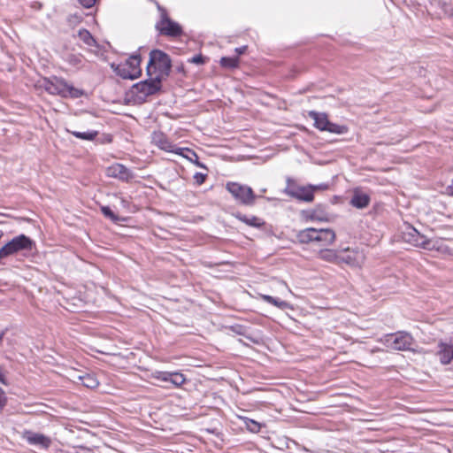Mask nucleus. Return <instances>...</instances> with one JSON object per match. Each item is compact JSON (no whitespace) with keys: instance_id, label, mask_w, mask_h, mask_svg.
<instances>
[{"instance_id":"f257e3e1","label":"nucleus","mask_w":453,"mask_h":453,"mask_svg":"<svg viewBox=\"0 0 453 453\" xmlns=\"http://www.w3.org/2000/svg\"><path fill=\"white\" fill-rule=\"evenodd\" d=\"M172 61L170 57L160 50H153L150 53V59L147 65V75L155 73L156 78L160 81L167 77L171 72Z\"/></svg>"},{"instance_id":"f03ea898","label":"nucleus","mask_w":453,"mask_h":453,"mask_svg":"<svg viewBox=\"0 0 453 453\" xmlns=\"http://www.w3.org/2000/svg\"><path fill=\"white\" fill-rule=\"evenodd\" d=\"M335 233L330 228H306L300 231L297 238L302 243L316 242L319 246H328L335 241Z\"/></svg>"},{"instance_id":"7ed1b4c3","label":"nucleus","mask_w":453,"mask_h":453,"mask_svg":"<svg viewBox=\"0 0 453 453\" xmlns=\"http://www.w3.org/2000/svg\"><path fill=\"white\" fill-rule=\"evenodd\" d=\"M42 86L48 93L63 97L79 98L83 95L81 89L70 85L64 79L55 76L44 79Z\"/></svg>"},{"instance_id":"20e7f679","label":"nucleus","mask_w":453,"mask_h":453,"mask_svg":"<svg viewBox=\"0 0 453 453\" xmlns=\"http://www.w3.org/2000/svg\"><path fill=\"white\" fill-rule=\"evenodd\" d=\"M141 61L142 59L139 54H133L124 63L111 64V67L114 73L121 78L134 80L142 73L140 67Z\"/></svg>"},{"instance_id":"39448f33","label":"nucleus","mask_w":453,"mask_h":453,"mask_svg":"<svg viewBox=\"0 0 453 453\" xmlns=\"http://www.w3.org/2000/svg\"><path fill=\"white\" fill-rule=\"evenodd\" d=\"M34 245L33 240L23 234L12 238L0 249V265L4 258L23 251H31Z\"/></svg>"},{"instance_id":"423d86ee","label":"nucleus","mask_w":453,"mask_h":453,"mask_svg":"<svg viewBox=\"0 0 453 453\" xmlns=\"http://www.w3.org/2000/svg\"><path fill=\"white\" fill-rule=\"evenodd\" d=\"M381 342L394 350H411L414 344V339L411 334L403 331L389 334L381 339Z\"/></svg>"},{"instance_id":"0eeeda50","label":"nucleus","mask_w":453,"mask_h":453,"mask_svg":"<svg viewBox=\"0 0 453 453\" xmlns=\"http://www.w3.org/2000/svg\"><path fill=\"white\" fill-rule=\"evenodd\" d=\"M226 188L239 203L246 206H252L255 203L257 196L250 187L238 182H228Z\"/></svg>"},{"instance_id":"6e6552de","label":"nucleus","mask_w":453,"mask_h":453,"mask_svg":"<svg viewBox=\"0 0 453 453\" xmlns=\"http://www.w3.org/2000/svg\"><path fill=\"white\" fill-rule=\"evenodd\" d=\"M308 116L314 120V127L320 131H327L337 134H342L348 131L346 126L330 122L327 114L325 112L310 111Z\"/></svg>"},{"instance_id":"1a4fd4ad","label":"nucleus","mask_w":453,"mask_h":453,"mask_svg":"<svg viewBox=\"0 0 453 453\" xmlns=\"http://www.w3.org/2000/svg\"><path fill=\"white\" fill-rule=\"evenodd\" d=\"M403 239L405 242L411 243L416 247H421L425 250H431L435 249V244L431 240L421 234L411 225H408L403 232Z\"/></svg>"},{"instance_id":"9d476101","label":"nucleus","mask_w":453,"mask_h":453,"mask_svg":"<svg viewBox=\"0 0 453 453\" xmlns=\"http://www.w3.org/2000/svg\"><path fill=\"white\" fill-rule=\"evenodd\" d=\"M156 28L163 35L177 37L182 35L181 27L175 21L172 20L162 10L161 19L157 23Z\"/></svg>"},{"instance_id":"9b49d317","label":"nucleus","mask_w":453,"mask_h":453,"mask_svg":"<svg viewBox=\"0 0 453 453\" xmlns=\"http://www.w3.org/2000/svg\"><path fill=\"white\" fill-rule=\"evenodd\" d=\"M146 81H141L134 86L136 91L142 94L144 97L156 94L161 89L162 81L156 76H149Z\"/></svg>"},{"instance_id":"f8f14e48","label":"nucleus","mask_w":453,"mask_h":453,"mask_svg":"<svg viewBox=\"0 0 453 453\" xmlns=\"http://www.w3.org/2000/svg\"><path fill=\"white\" fill-rule=\"evenodd\" d=\"M106 175L111 178L118 179L121 181L129 182L134 178L133 171L122 164H113L106 169Z\"/></svg>"},{"instance_id":"ddd939ff","label":"nucleus","mask_w":453,"mask_h":453,"mask_svg":"<svg viewBox=\"0 0 453 453\" xmlns=\"http://www.w3.org/2000/svg\"><path fill=\"white\" fill-rule=\"evenodd\" d=\"M285 192L291 197L300 201L311 203L314 200V195L312 194V190L309 188V185L296 186L289 184Z\"/></svg>"},{"instance_id":"4468645a","label":"nucleus","mask_w":453,"mask_h":453,"mask_svg":"<svg viewBox=\"0 0 453 453\" xmlns=\"http://www.w3.org/2000/svg\"><path fill=\"white\" fill-rule=\"evenodd\" d=\"M153 378L161 381L170 382L176 388L182 386L186 381L184 375L179 372L157 371L153 373Z\"/></svg>"},{"instance_id":"2eb2a0df","label":"nucleus","mask_w":453,"mask_h":453,"mask_svg":"<svg viewBox=\"0 0 453 453\" xmlns=\"http://www.w3.org/2000/svg\"><path fill=\"white\" fill-rule=\"evenodd\" d=\"M318 257L326 262L334 264H340L342 262L347 264L350 263V257L349 256L347 257H341L335 250L329 249L321 250L318 253Z\"/></svg>"},{"instance_id":"dca6fc26","label":"nucleus","mask_w":453,"mask_h":453,"mask_svg":"<svg viewBox=\"0 0 453 453\" xmlns=\"http://www.w3.org/2000/svg\"><path fill=\"white\" fill-rule=\"evenodd\" d=\"M153 141L163 150L175 154H181L183 152V149L173 144L163 134H154Z\"/></svg>"},{"instance_id":"f3484780","label":"nucleus","mask_w":453,"mask_h":453,"mask_svg":"<svg viewBox=\"0 0 453 453\" xmlns=\"http://www.w3.org/2000/svg\"><path fill=\"white\" fill-rule=\"evenodd\" d=\"M437 354L440 357L441 363L443 365H448L453 359V346L441 342L439 344V350Z\"/></svg>"},{"instance_id":"a211bd4d","label":"nucleus","mask_w":453,"mask_h":453,"mask_svg":"<svg viewBox=\"0 0 453 453\" xmlns=\"http://www.w3.org/2000/svg\"><path fill=\"white\" fill-rule=\"evenodd\" d=\"M370 203V197L367 194L356 191L350 200L352 206L363 209L368 206Z\"/></svg>"},{"instance_id":"6ab92c4d","label":"nucleus","mask_w":453,"mask_h":453,"mask_svg":"<svg viewBox=\"0 0 453 453\" xmlns=\"http://www.w3.org/2000/svg\"><path fill=\"white\" fill-rule=\"evenodd\" d=\"M234 216L240 221L245 223L246 225H248L250 226L259 228L265 225V221L256 216H248V215L242 214L240 212L236 213Z\"/></svg>"},{"instance_id":"aec40b11","label":"nucleus","mask_w":453,"mask_h":453,"mask_svg":"<svg viewBox=\"0 0 453 453\" xmlns=\"http://www.w3.org/2000/svg\"><path fill=\"white\" fill-rule=\"evenodd\" d=\"M27 441L31 444L40 445L48 448L51 442L50 439L42 434L29 433Z\"/></svg>"},{"instance_id":"412c9836","label":"nucleus","mask_w":453,"mask_h":453,"mask_svg":"<svg viewBox=\"0 0 453 453\" xmlns=\"http://www.w3.org/2000/svg\"><path fill=\"white\" fill-rule=\"evenodd\" d=\"M182 149H183V152L181 154H179L180 156H182L183 157L187 158L188 160L194 163L198 167L206 168L205 165L198 160V156L194 150H192L188 148H182Z\"/></svg>"},{"instance_id":"4be33fe9","label":"nucleus","mask_w":453,"mask_h":453,"mask_svg":"<svg viewBox=\"0 0 453 453\" xmlns=\"http://www.w3.org/2000/svg\"><path fill=\"white\" fill-rule=\"evenodd\" d=\"M79 380L81 381L83 386L88 388H95L99 384L96 378L94 375L88 373L79 376Z\"/></svg>"},{"instance_id":"5701e85b","label":"nucleus","mask_w":453,"mask_h":453,"mask_svg":"<svg viewBox=\"0 0 453 453\" xmlns=\"http://www.w3.org/2000/svg\"><path fill=\"white\" fill-rule=\"evenodd\" d=\"M78 36L80 40L82 41L86 45L89 47L97 46L96 41L88 30H80L78 33Z\"/></svg>"},{"instance_id":"b1692460","label":"nucleus","mask_w":453,"mask_h":453,"mask_svg":"<svg viewBox=\"0 0 453 453\" xmlns=\"http://www.w3.org/2000/svg\"><path fill=\"white\" fill-rule=\"evenodd\" d=\"M68 133H71L76 138L86 140V141H93L98 134L97 131H88V132H78V131H71L66 129Z\"/></svg>"},{"instance_id":"393cba45","label":"nucleus","mask_w":453,"mask_h":453,"mask_svg":"<svg viewBox=\"0 0 453 453\" xmlns=\"http://www.w3.org/2000/svg\"><path fill=\"white\" fill-rule=\"evenodd\" d=\"M261 297L265 302L273 304L280 309H285L288 307V303L287 302L275 298L272 296L262 295Z\"/></svg>"},{"instance_id":"a878e982","label":"nucleus","mask_w":453,"mask_h":453,"mask_svg":"<svg viewBox=\"0 0 453 453\" xmlns=\"http://www.w3.org/2000/svg\"><path fill=\"white\" fill-rule=\"evenodd\" d=\"M66 61L73 66L81 68L83 63V57L81 54H69Z\"/></svg>"},{"instance_id":"bb28decb","label":"nucleus","mask_w":453,"mask_h":453,"mask_svg":"<svg viewBox=\"0 0 453 453\" xmlns=\"http://www.w3.org/2000/svg\"><path fill=\"white\" fill-rule=\"evenodd\" d=\"M238 64H239V58L237 57H235V58L223 57L220 59V65L226 68H230V69L235 68L238 66Z\"/></svg>"},{"instance_id":"cd10ccee","label":"nucleus","mask_w":453,"mask_h":453,"mask_svg":"<svg viewBox=\"0 0 453 453\" xmlns=\"http://www.w3.org/2000/svg\"><path fill=\"white\" fill-rule=\"evenodd\" d=\"M244 424L246 426V428L252 433H258L260 431L261 425L256 420L245 418Z\"/></svg>"},{"instance_id":"c85d7f7f","label":"nucleus","mask_w":453,"mask_h":453,"mask_svg":"<svg viewBox=\"0 0 453 453\" xmlns=\"http://www.w3.org/2000/svg\"><path fill=\"white\" fill-rule=\"evenodd\" d=\"M101 211L104 217L110 219L111 221L117 223L119 221V217L116 215L109 206H102Z\"/></svg>"},{"instance_id":"c756f323","label":"nucleus","mask_w":453,"mask_h":453,"mask_svg":"<svg viewBox=\"0 0 453 453\" xmlns=\"http://www.w3.org/2000/svg\"><path fill=\"white\" fill-rule=\"evenodd\" d=\"M230 331L239 335H245L247 328L242 325H234L229 327Z\"/></svg>"},{"instance_id":"7c9ffc66","label":"nucleus","mask_w":453,"mask_h":453,"mask_svg":"<svg viewBox=\"0 0 453 453\" xmlns=\"http://www.w3.org/2000/svg\"><path fill=\"white\" fill-rule=\"evenodd\" d=\"M309 188L312 190V194L314 195L316 191L328 189L329 186L326 183H321L319 185H309Z\"/></svg>"},{"instance_id":"2f4dec72","label":"nucleus","mask_w":453,"mask_h":453,"mask_svg":"<svg viewBox=\"0 0 453 453\" xmlns=\"http://www.w3.org/2000/svg\"><path fill=\"white\" fill-rule=\"evenodd\" d=\"M189 62L196 64V65H203L205 63V58L203 56H202L201 54L196 55L189 60Z\"/></svg>"},{"instance_id":"473e14b6","label":"nucleus","mask_w":453,"mask_h":453,"mask_svg":"<svg viewBox=\"0 0 453 453\" xmlns=\"http://www.w3.org/2000/svg\"><path fill=\"white\" fill-rule=\"evenodd\" d=\"M206 177H207V174L202 173H196L194 175V179L198 185H202L205 181Z\"/></svg>"},{"instance_id":"72a5a7b5","label":"nucleus","mask_w":453,"mask_h":453,"mask_svg":"<svg viewBox=\"0 0 453 453\" xmlns=\"http://www.w3.org/2000/svg\"><path fill=\"white\" fill-rule=\"evenodd\" d=\"M7 403L4 391L0 388V410H2Z\"/></svg>"},{"instance_id":"f704fd0d","label":"nucleus","mask_w":453,"mask_h":453,"mask_svg":"<svg viewBox=\"0 0 453 453\" xmlns=\"http://www.w3.org/2000/svg\"><path fill=\"white\" fill-rule=\"evenodd\" d=\"M85 8H90L94 6L96 0H77Z\"/></svg>"},{"instance_id":"c9c22d12","label":"nucleus","mask_w":453,"mask_h":453,"mask_svg":"<svg viewBox=\"0 0 453 453\" xmlns=\"http://www.w3.org/2000/svg\"><path fill=\"white\" fill-rule=\"evenodd\" d=\"M311 219H318V220H326V219L325 217H322V216H318V211L315 210L312 214L311 215Z\"/></svg>"},{"instance_id":"e433bc0d","label":"nucleus","mask_w":453,"mask_h":453,"mask_svg":"<svg viewBox=\"0 0 453 453\" xmlns=\"http://www.w3.org/2000/svg\"><path fill=\"white\" fill-rule=\"evenodd\" d=\"M246 50H247V46H242L240 48H236L235 51L237 52L238 55H242L246 51Z\"/></svg>"},{"instance_id":"4c0bfd02","label":"nucleus","mask_w":453,"mask_h":453,"mask_svg":"<svg viewBox=\"0 0 453 453\" xmlns=\"http://www.w3.org/2000/svg\"><path fill=\"white\" fill-rule=\"evenodd\" d=\"M448 194L453 196V180L451 184L447 188Z\"/></svg>"},{"instance_id":"58836bf2","label":"nucleus","mask_w":453,"mask_h":453,"mask_svg":"<svg viewBox=\"0 0 453 453\" xmlns=\"http://www.w3.org/2000/svg\"><path fill=\"white\" fill-rule=\"evenodd\" d=\"M34 7H37V8H41V4L39 3H35V5H33Z\"/></svg>"},{"instance_id":"ea45409f","label":"nucleus","mask_w":453,"mask_h":453,"mask_svg":"<svg viewBox=\"0 0 453 453\" xmlns=\"http://www.w3.org/2000/svg\"><path fill=\"white\" fill-rule=\"evenodd\" d=\"M1 224H3V222H2V221H0V225H1Z\"/></svg>"}]
</instances>
